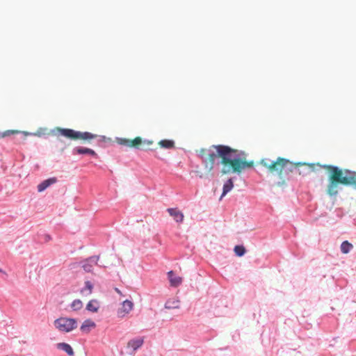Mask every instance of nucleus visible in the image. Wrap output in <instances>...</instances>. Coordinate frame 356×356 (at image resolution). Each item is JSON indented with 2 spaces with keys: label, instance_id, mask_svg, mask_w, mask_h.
<instances>
[{
  "label": "nucleus",
  "instance_id": "1",
  "mask_svg": "<svg viewBox=\"0 0 356 356\" xmlns=\"http://www.w3.org/2000/svg\"><path fill=\"white\" fill-rule=\"evenodd\" d=\"M295 167L298 168V173L299 175L307 176L311 172L316 170V166L324 168L329 172L328 175V184L326 188V193L330 197H336L339 193V186L342 184L344 186H354L356 188V173L350 172L348 170H343L342 169L331 165H321L319 163H298Z\"/></svg>",
  "mask_w": 356,
  "mask_h": 356
},
{
  "label": "nucleus",
  "instance_id": "2",
  "mask_svg": "<svg viewBox=\"0 0 356 356\" xmlns=\"http://www.w3.org/2000/svg\"><path fill=\"white\" fill-rule=\"evenodd\" d=\"M261 164L265 167L270 173L275 174L282 179L281 182L277 184L278 186L285 184V177L293 171L296 165L300 163H293L288 159L278 157L275 161H270L268 159L261 161Z\"/></svg>",
  "mask_w": 356,
  "mask_h": 356
},
{
  "label": "nucleus",
  "instance_id": "3",
  "mask_svg": "<svg viewBox=\"0 0 356 356\" xmlns=\"http://www.w3.org/2000/svg\"><path fill=\"white\" fill-rule=\"evenodd\" d=\"M224 166L229 168L227 172L240 174L244 170L252 168L254 161L242 159L236 149L224 145ZM225 172L224 170V173Z\"/></svg>",
  "mask_w": 356,
  "mask_h": 356
},
{
  "label": "nucleus",
  "instance_id": "4",
  "mask_svg": "<svg viewBox=\"0 0 356 356\" xmlns=\"http://www.w3.org/2000/svg\"><path fill=\"white\" fill-rule=\"evenodd\" d=\"M197 153L208 172L213 169L216 160H220L222 163V145L203 148L197 151Z\"/></svg>",
  "mask_w": 356,
  "mask_h": 356
},
{
  "label": "nucleus",
  "instance_id": "5",
  "mask_svg": "<svg viewBox=\"0 0 356 356\" xmlns=\"http://www.w3.org/2000/svg\"><path fill=\"white\" fill-rule=\"evenodd\" d=\"M54 131L57 134L70 138L71 140H88L90 141L93 140L97 137V135L93 134L90 132H81L76 131L71 129H63L57 127Z\"/></svg>",
  "mask_w": 356,
  "mask_h": 356
},
{
  "label": "nucleus",
  "instance_id": "6",
  "mask_svg": "<svg viewBox=\"0 0 356 356\" xmlns=\"http://www.w3.org/2000/svg\"><path fill=\"white\" fill-rule=\"evenodd\" d=\"M54 326L60 332H70L77 327V322L74 318L61 317L54 321Z\"/></svg>",
  "mask_w": 356,
  "mask_h": 356
},
{
  "label": "nucleus",
  "instance_id": "7",
  "mask_svg": "<svg viewBox=\"0 0 356 356\" xmlns=\"http://www.w3.org/2000/svg\"><path fill=\"white\" fill-rule=\"evenodd\" d=\"M118 143L120 145H124L129 147H134L136 149H138L142 144L147 145L148 146L153 144V141L143 140L142 138L139 136L136 137L133 140L126 138H118Z\"/></svg>",
  "mask_w": 356,
  "mask_h": 356
},
{
  "label": "nucleus",
  "instance_id": "8",
  "mask_svg": "<svg viewBox=\"0 0 356 356\" xmlns=\"http://www.w3.org/2000/svg\"><path fill=\"white\" fill-rule=\"evenodd\" d=\"M134 309V303L129 300L123 301L118 309V316L124 318L129 314Z\"/></svg>",
  "mask_w": 356,
  "mask_h": 356
},
{
  "label": "nucleus",
  "instance_id": "9",
  "mask_svg": "<svg viewBox=\"0 0 356 356\" xmlns=\"http://www.w3.org/2000/svg\"><path fill=\"white\" fill-rule=\"evenodd\" d=\"M168 277L169 279L170 286L173 287L179 286L183 281L182 277L176 275L172 270L168 273Z\"/></svg>",
  "mask_w": 356,
  "mask_h": 356
},
{
  "label": "nucleus",
  "instance_id": "10",
  "mask_svg": "<svg viewBox=\"0 0 356 356\" xmlns=\"http://www.w3.org/2000/svg\"><path fill=\"white\" fill-rule=\"evenodd\" d=\"M167 211L172 216L177 222H182L184 220V214L177 208H170Z\"/></svg>",
  "mask_w": 356,
  "mask_h": 356
},
{
  "label": "nucleus",
  "instance_id": "11",
  "mask_svg": "<svg viewBox=\"0 0 356 356\" xmlns=\"http://www.w3.org/2000/svg\"><path fill=\"white\" fill-rule=\"evenodd\" d=\"M99 260V257H92L87 259L83 265V268L86 272H91L93 266L97 265Z\"/></svg>",
  "mask_w": 356,
  "mask_h": 356
},
{
  "label": "nucleus",
  "instance_id": "12",
  "mask_svg": "<svg viewBox=\"0 0 356 356\" xmlns=\"http://www.w3.org/2000/svg\"><path fill=\"white\" fill-rule=\"evenodd\" d=\"M95 327L96 324L93 321L90 319H87L83 321V323L81 325L80 330L82 332L88 334L91 331V330L94 329Z\"/></svg>",
  "mask_w": 356,
  "mask_h": 356
},
{
  "label": "nucleus",
  "instance_id": "13",
  "mask_svg": "<svg viewBox=\"0 0 356 356\" xmlns=\"http://www.w3.org/2000/svg\"><path fill=\"white\" fill-rule=\"evenodd\" d=\"M100 308V302L97 299L90 300L86 305V309L90 312L97 313Z\"/></svg>",
  "mask_w": 356,
  "mask_h": 356
},
{
  "label": "nucleus",
  "instance_id": "14",
  "mask_svg": "<svg viewBox=\"0 0 356 356\" xmlns=\"http://www.w3.org/2000/svg\"><path fill=\"white\" fill-rule=\"evenodd\" d=\"M56 181L57 179L56 177H51L46 180H44L38 186V192L44 191L46 188H47L51 185L55 184Z\"/></svg>",
  "mask_w": 356,
  "mask_h": 356
},
{
  "label": "nucleus",
  "instance_id": "15",
  "mask_svg": "<svg viewBox=\"0 0 356 356\" xmlns=\"http://www.w3.org/2000/svg\"><path fill=\"white\" fill-rule=\"evenodd\" d=\"M93 284L90 281H86L84 286L81 289L80 293L83 296H89L93 291Z\"/></svg>",
  "mask_w": 356,
  "mask_h": 356
},
{
  "label": "nucleus",
  "instance_id": "16",
  "mask_svg": "<svg viewBox=\"0 0 356 356\" xmlns=\"http://www.w3.org/2000/svg\"><path fill=\"white\" fill-rule=\"evenodd\" d=\"M144 340L143 338H137L130 340L127 343L128 348H131L133 350H137L143 344Z\"/></svg>",
  "mask_w": 356,
  "mask_h": 356
},
{
  "label": "nucleus",
  "instance_id": "17",
  "mask_svg": "<svg viewBox=\"0 0 356 356\" xmlns=\"http://www.w3.org/2000/svg\"><path fill=\"white\" fill-rule=\"evenodd\" d=\"M57 348L60 350L65 351L68 355L73 356L74 353L70 345L66 343H58Z\"/></svg>",
  "mask_w": 356,
  "mask_h": 356
},
{
  "label": "nucleus",
  "instance_id": "18",
  "mask_svg": "<svg viewBox=\"0 0 356 356\" xmlns=\"http://www.w3.org/2000/svg\"><path fill=\"white\" fill-rule=\"evenodd\" d=\"M74 152L79 154H90L91 156H97L96 152L93 149L86 147H76L74 149Z\"/></svg>",
  "mask_w": 356,
  "mask_h": 356
},
{
  "label": "nucleus",
  "instance_id": "19",
  "mask_svg": "<svg viewBox=\"0 0 356 356\" xmlns=\"http://www.w3.org/2000/svg\"><path fill=\"white\" fill-rule=\"evenodd\" d=\"M158 144L161 147L165 149H172L175 147V142L172 140H161Z\"/></svg>",
  "mask_w": 356,
  "mask_h": 356
},
{
  "label": "nucleus",
  "instance_id": "20",
  "mask_svg": "<svg viewBox=\"0 0 356 356\" xmlns=\"http://www.w3.org/2000/svg\"><path fill=\"white\" fill-rule=\"evenodd\" d=\"M165 307L167 309H177L179 307V301L177 300H169L165 304Z\"/></svg>",
  "mask_w": 356,
  "mask_h": 356
},
{
  "label": "nucleus",
  "instance_id": "21",
  "mask_svg": "<svg viewBox=\"0 0 356 356\" xmlns=\"http://www.w3.org/2000/svg\"><path fill=\"white\" fill-rule=\"evenodd\" d=\"M353 248V245L350 243L348 241H343L341 245V251L343 254L348 253L350 250Z\"/></svg>",
  "mask_w": 356,
  "mask_h": 356
},
{
  "label": "nucleus",
  "instance_id": "22",
  "mask_svg": "<svg viewBox=\"0 0 356 356\" xmlns=\"http://www.w3.org/2000/svg\"><path fill=\"white\" fill-rule=\"evenodd\" d=\"M70 307L74 311H78L83 307V303L81 300L76 299L72 301Z\"/></svg>",
  "mask_w": 356,
  "mask_h": 356
},
{
  "label": "nucleus",
  "instance_id": "23",
  "mask_svg": "<svg viewBox=\"0 0 356 356\" xmlns=\"http://www.w3.org/2000/svg\"><path fill=\"white\" fill-rule=\"evenodd\" d=\"M234 250L238 257H242L245 253V248L243 245H236Z\"/></svg>",
  "mask_w": 356,
  "mask_h": 356
},
{
  "label": "nucleus",
  "instance_id": "24",
  "mask_svg": "<svg viewBox=\"0 0 356 356\" xmlns=\"http://www.w3.org/2000/svg\"><path fill=\"white\" fill-rule=\"evenodd\" d=\"M234 186L233 181L231 179H229L225 184H224V196L227 193L230 191Z\"/></svg>",
  "mask_w": 356,
  "mask_h": 356
},
{
  "label": "nucleus",
  "instance_id": "25",
  "mask_svg": "<svg viewBox=\"0 0 356 356\" xmlns=\"http://www.w3.org/2000/svg\"><path fill=\"white\" fill-rule=\"evenodd\" d=\"M17 133H19V131L17 130H8V131H4L3 133H1V135H3V138H4L6 136H10V134H17Z\"/></svg>",
  "mask_w": 356,
  "mask_h": 356
},
{
  "label": "nucleus",
  "instance_id": "26",
  "mask_svg": "<svg viewBox=\"0 0 356 356\" xmlns=\"http://www.w3.org/2000/svg\"><path fill=\"white\" fill-rule=\"evenodd\" d=\"M115 291H116L119 295H120V296H123V294H122V291H121L120 289H118V288H115Z\"/></svg>",
  "mask_w": 356,
  "mask_h": 356
},
{
  "label": "nucleus",
  "instance_id": "27",
  "mask_svg": "<svg viewBox=\"0 0 356 356\" xmlns=\"http://www.w3.org/2000/svg\"><path fill=\"white\" fill-rule=\"evenodd\" d=\"M3 138V135H1V133H0V138Z\"/></svg>",
  "mask_w": 356,
  "mask_h": 356
},
{
  "label": "nucleus",
  "instance_id": "28",
  "mask_svg": "<svg viewBox=\"0 0 356 356\" xmlns=\"http://www.w3.org/2000/svg\"><path fill=\"white\" fill-rule=\"evenodd\" d=\"M1 272V270L0 269V273Z\"/></svg>",
  "mask_w": 356,
  "mask_h": 356
}]
</instances>
